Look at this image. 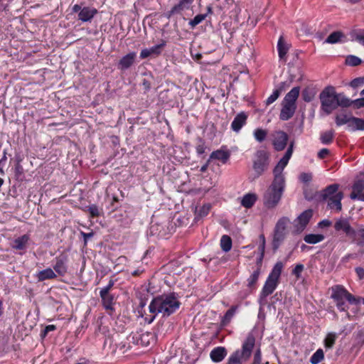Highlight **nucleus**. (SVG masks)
Returning a JSON list of instances; mask_svg holds the SVG:
<instances>
[{
  "label": "nucleus",
  "instance_id": "nucleus-1",
  "mask_svg": "<svg viewBox=\"0 0 364 364\" xmlns=\"http://www.w3.org/2000/svg\"><path fill=\"white\" fill-rule=\"evenodd\" d=\"M293 149L294 142L291 141L284 156L279 160L273 169V181L263 196L264 205L268 208H273L277 206L282 198L286 185L285 176L283 171L291 157Z\"/></svg>",
  "mask_w": 364,
  "mask_h": 364
},
{
  "label": "nucleus",
  "instance_id": "nucleus-2",
  "mask_svg": "<svg viewBox=\"0 0 364 364\" xmlns=\"http://www.w3.org/2000/svg\"><path fill=\"white\" fill-rule=\"evenodd\" d=\"M255 336L249 333L242 341L240 349L234 351L228 358L226 364H243L247 362L253 353L251 364H262V351L259 347H255Z\"/></svg>",
  "mask_w": 364,
  "mask_h": 364
},
{
  "label": "nucleus",
  "instance_id": "nucleus-3",
  "mask_svg": "<svg viewBox=\"0 0 364 364\" xmlns=\"http://www.w3.org/2000/svg\"><path fill=\"white\" fill-rule=\"evenodd\" d=\"M181 302L177 299L173 293L158 296L152 299L149 306V312L154 315L148 321L153 322L156 315L161 314L163 317H168L178 309Z\"/></svg>",
  "mask_w": 364,
  "mask_h": 364
},
{
  "label": "nucleus",
  "instance_id": "nucleus-4",
  "mask_svg": "<svg viewBox=\"0 0 364 364\" xmlns=\"http://www.w3.org/2000/svg\"><path fill=\"white\" fill-rule=\"evenodd\" d=\"M322 109L327 114H331L338 107H349V98L343 93H337L332 86L326 87L319 95Z\"/></svg>",
  "mask_w": 364,
  "mask_h": 364
},
{
  "label": "nucleus",
  "instance_id": "nucleus-5",
  "mask_svg": "<svg viewBox=\"0 0 364 364\" xmlns=\"http://www.w3.org/2000/svg\"><path fill=\"white\" fill-rule=\"evenodd\" d=\"M300 92L299 87H293L284 97L282 102L280 119L287 121L291 118L296 109V102Z\"/></svg>",
  "mask_w": 364,
  "mask_h": 364
},
{
  "label": "nucleus",
  "instance_id": "nucleus-6",
  "mask_svg": "<svg viewBox=\"0 0 364 364\" xmlns=\"http://www.w3.org/2000/svg\"><path fill=\"white\" fill-rule=\"evenodd\" d=\"M283 267L284 265L282 262H277L275 264L262 288L261 292L262 296L266 297L272 294L275 290L277 287Z\"/></svg>",
  "mask_w": 364,
  "mask_h": 364
},
{
  "label": "nucleus",
  "instance_id": "nucleus-7",
  "mask_svg": "<svg viewBox=\"0 0 364 364\" xmlns=\"http://www.w3.org/2000/svg\"><path fill=\"white\" fill-rule=\"evenodd\" d=\"M290 220L287 217L281 218L275 225L272 240V248L276 251L287 235V227Z\"/></svg>",
  "mask_w": 364,
  "mask_h": 364
},
{
  "label": "nucleus",
  "instance_id": "nucleus-8",
  "mask_svg": "<svg viewBox=\"0 0 364 364\" xmlns=\"http://www.w3.org/2000/svg\"><path fill=\"white\" fill-rule=\"evenodd\" d=\"M336 124L338 127L347 124V128L350 132L364 130V119L347 114L336 115Z\"/></svg>",
  "mask_w": 364,
  "mask_h": 364
},
{
  "label": "nucleus",
  "instance_id": "nucleus-9",
  "mask_svg": "<svg viewBox=\"0 0 364 364\" xmlns=\"http://www.w3.org/2000/svg\"><path fill=\"white\" fill-rule=\"evenodd\" d=\"M269 164V153L262 149L257 151L253 161V169L256 173L257 177H259L267 170Z\"/></svg>",
  "mask_w": 364,
  "mask_h": 364
},
{
  "label": "nucleus",
  "instance_id": "nucleus-10",
  "mask_svg": "<svg viewBox=\"0 0 364 364\" xmlns=\"http://www.w3.org/2000/svg\"><path fill=\"white\" fill-rule=\"evenodd\" d=\"M331 299L336 303V307L341 311L347 310V305L346 304L348 291L341 285H336L331 287Z\"/></svg>",
  "mask_w": 364,
  "mask_h": 364
},
{
  "label": "nucleus",
  "instance_id": "nucleus-11",
  "mask_svg": "<svg viewBox=\"0 0 364 364\" xmlns=\"http://www.w3.org/2000/svg\"><path fill=\"white\" fill-rule=\"evenodd\" d=\"M333 228L337 232H343L346 236L355 237V230L350 226V222L347 218H340L336 219Z\"/></svg>",
  "mask_w": 364,
  "mask_h": 364
},
{
  "label": "nucleus",
  "instance_id": "nucleus-12",
  "mask_svg": "<svg viewBox=\"0 0 364 364\" xmlns=\"http://www.w3.org/2000/svg\"><path fill=\"white\" fill-rule=\"evenodd\" d=\"M272 145L275 150L282 151L285 149L289 136L283 131H275L272 134Z\"/></svg>",
  "mask_w": 364,
  "mask_h": 364
},
{
  "label": "nucleus",
  "instance_id": "nucleus-13",
  "mask_svg": "<svg viewBox=\"0 0 364 364\" xmlns=\"http://www.w3.org/2000/svg\"><path fill=\"white\" fill-rule=\"evenodd\" d=\"M313 214L311 210L304 211L297 218L294 220V232L299 233L302 232L306 227Z\"/></svg>",
  "mask_w": 364,
  "mask_h": 364
},
{
  "label": "nucleus",
  "instance_id": "nucleus-14",
  "mask_svg": "<svg viewBox=\"0 0 364 364\" xmlns=\"http://www.w3.org/2000/svg\"><path fill=\"white\" fill-rule=\"evenodd\" d=\"M68 256L64 254H61L55 258V264L53 265V270L60 276H64L68 271Z\"/></svg>",
  "mask_w": 364,
  "mask_h": 364
},
{
  "label": "nucleus",
  "instance_id": "nucleus-15",
  "mask_svg": "<svg viewBox=\"0 0 364 364\" xmlns=\"http://www.w3.org/2000/svg\"><path fill=\"white\" fill-rule=\"evenodd\" d=\"M350 198L364 201V180L360 179L355 181L352 187Z\"/></svg>",
  "mask_w": 364,
  "mask_h": 364
},
{
  "label": "nucleus",
  "instance_id": "nucleus-16",
  "mask_svg": "<svg viewBox=\"0 0 364 364\" xmlns=\"http://www.w3.org/2000/svg\"><path fill=\"white\" fill-rule=\"evenodd\" d=\"M165 45V42H163L162 43L156 45L150 48L141 50L140 53V58L141 59H144L150 56H158L161 53Z\"/></svg>",
  "mask_w": 364,
  "mask_h": 364
},
{
  "label": "nucleus",
  "instance_id": "nucleus-17",
  "mask_svg": "<svg viewBox=\"0 0 364 364\" xmlns=\"http://www.w3.org/2000/svg\"><path fill=\"white\" fill-rule=\"evenodd\" d=\"M97 14V10L89 6L83 7L78 14V19L82 22L91 21L93 17Z\"/></svg>",
  "mask_w": 364,
  "mask_h": 364
},
{
  "label": "nucleus",
  "instance_id": "nucleus-18",
  "mask_svg": "<svg viewBox=\"0 0 364 364\" xmlns=\"http://www.w3.org/2000/svg\"><path fill=\"white\" fill-rule=\"evenodd\" d=\"M228 351L223 346L214 348L210 353V357L213 362L220 363L226 357Z\"/></svg>",
  "mask_w": 364,
  "mask_h": 364
},
{
  "label": "nucleus",
  "instance_id": "nucleus-19",
  "mask_svg": "<svg viewBox=\"0 0 364 364\" xmlns=\"http://www.w3.org/2000/svg\"><path fill=\"white\" fill-rule=\"evenodd\" d=\"M247 115L245 112H241L234 118L231 124V128L234 132H238L246 124Z\"/></svg>",
  "mask_w": 364,
  "mask_h": 364
},
{
  "label": "nucleus",
  "instance_id": "nucleus-20",
  "mask_svg": "<svg viewBox=\"0 0 364 364\" xmlns=\"http://www.w3.org/2000/svg\"><path fill=\"white\" fill-rule=\"evenodd\" d=\"M193 1V0H179V2L168 12L167 17L170 18L171 16L179 14L183 10L188 9Z\"/></svg>",
  "mask_w": 364,
  "mask_h": 364
},
{
  "label": "nucleus",
  "instance_id": "nucleus-21",
  "mask_svg": "<svg viewBox=\"0 0 364 364\" xmlns=\"http://www.w3.org/2000/svg\"><path fill=\"white\" fill-rule=\"evenodd\" d=\"M135 58L136 53L134 52L129 53L127 55H124L119 60L118 64V68L122 70L128 69L133 65Z\"/></svg>",
  "mask_w": 364,
  "mask_h": 364
},
{
  "label": "nucleus",
  "instance_id": "nucleus-22",
  "mask_svg": "<svg viewBox=\"0 0 364 364\" xmlns=\"http://www.w3.org/2000/svg\"><path fill=\"white\" fill-rule=\"evenodd\" d=\"M343 197V194L342 192L336 193V195L331 198L327 199L328 200V206L332 209L336 210V211H340L342 209L341 200Z\"/></svg>",
  "mask_w": 364,
  "mask_h": 364
},
{
  "label": "nucleus",
  "instance_id": "nucleus-23",
  "mask_svg": "<svg viewBox=\"0 0 364 364\" xmlns=\"http://www.w3.org/2000/svg\"><path fill=\"white\" fill-rule=\"evenodd\" d=\"M36 277L39 282H43L47 279H55L57 277V274L53 269L48 267L38 272Z\"/></svg>",
  "mask_w": 364,
  "mask_h": 364
},
{
  "label": "nucleus",
  "instance_id": "nucleus-24",
  "mask_svg": "<svg viewBox=\"0 0 364 364\" xmlns=\"http://www.w3.org/2000/svg\"><path fill=\"white\" fill-rule=\"evenodd\" d=\"M29 240L28 235H23L14 240L12 247L15 250H23L26 248Z\"/></svg>",
  "mask_w": 364,
  "mask_h": 364
},
{
  "label": "nucleus",
  "instance_id": "nucleus-25",
  "mask_svg": "<svg viewBox=\"0 0 364 364\" xmlns=\"http://www.w3.org/2000/svg\"><path fill=\"white\" fill-rule=\"evenodd\" d=\"M230 156V153L228 151L218 149L213 151L210 156V159H217L220 161L223 164L227 163Z\"/></svg>",
  "mask_w": 364,
  "mask_h": 364
},
{
  "label": "nucleus",
  "instance_id": "nucleus-26",
  "mask_svg": "<svg viewBox=\"0 0 364 364\" xmlns=\"http://www.w3.org/2000/svg\"><path fill=\"white\" fill-rule=\"evenodd\" d=\"M289 48L290 46L284 41L282 36H280L277 43L278 54L280 59H284Z\"/></svg>",
  "mask_w": 364,
  "mask_h": 364
},
{
  "label": "nucleus",
  "instance_id": "nucleus-27",
  "mask_svg": "<svg viewBox=\"0 0 364 364\" xmlns=\"http://www.w3.org/2000/svg\"><path fill=\"white\" fill-rule=\"evenodd\" d=\"M257 196L254 193H247L245 194L241 200V205L246 208H250L253 206L255 203L256 202Z\"/></svg>",
  "mask_w": 364,
  "mask_h": 364
},
{
  "label": "nucleus",
  "instance_id": "nucleus-28",
  "mask_svg": "<svg viewBox=\"0 0 364 364\" xmlns=\"http://www.w3.org/2000/svg\"><path fill=\"white\" fill-rule=\"evenodd\" d=\"M338 184H331L328 186H327L323 193V198L324 200H327L328 198H331V197L334 196L336 193H339L338 191Z\"/></svg>",
  "mask_w": 364,
  "mask_h": 364
},
{
  "label": "nucleus",
  "instance_id": "nucleus-29",
  "mask_svg": "<svg viewBox=\"0 0 364 364\" xmlns=\"http://www.w3.org/2000/svg\"><path fill=\"white\" fill-rule=\"evenodd\" d=\"M100 295L102 299L104 307L106 309H112L114 296L112 294H110L109 292L105 293V294H102V292H100Z\"/></svg>",
  "mask_w": 364,
  "mask_h": 364
},
{
  "label": "nucleus",
  "instance_id": "nucleus-30",
  "mask_svg": "<svg viewBox=\"0 0 364 364\" xmlns=\"http://www.w3.org/2000/svg\"><path fill=\"white\" fill-rule=\"evenodd\" d=\"M324 235L321 234H308L304 237V240L308 244H316L324 240Z\"/></svg>",
  "mask_w": 364,
  "mask_h": 364
},
{
  "label": "nucleus",
  "instance_id": "nucleus-31",
  "mask_svg": "<svg viewBox=\"0 0 364 364\" xmlns=\"http://www.w3.org/2000/svg\"><path fill=\"white\" fill-rule=\"evenodd\" d=\"M335 132L333 129L322 132L320 136V140L323 144H329L333 141Z\"/></svg>",
  "mask_w": 364,
  "mask_h": 364
},
{
  "label": "nucleus",
  "instance_id": "nucleus-32",
  "mask_svg": "<svg viewBox=\"0 0 364 364\" xmlns=\"http://www.w3.org/2000/svg\"><path fill=\"white\" fill-rule=\"evenodd\" d=\"M343 33L341 31H334L331 33L328 38L325 40L324 43L333 44L339 42L343 37Z\"/></svg>",
  "mask_w": 364,
  "mask_h": 364
},
{
  "label": "nucleus",
  "instance_id": "nucleus-33",
  "mask_svg": "<svg viewBox=\"0 0 364 364\" xmlns=\"http://www.w3.org/2000/svg\"><path fill=\"white\" fill-rule=\"evenodd\" d=\"M221 249L227 252L232 248V240L228 235H223L220 239Z\"/></svg>",
  "mask_w": 364,
  "mask_h": 364
},
{
  "label": "nucleus",
  "instance_id": "nucleus-34",
  "mask_svg": "<svg viewBox=\"0 0 364 364\" xmlns=\"http://www.w3.org/2000/svg\"><path fill=\"white\" fill-rule=\"evenodd\" d=\"M237 306H232L230 309H228L224 316L222 319V323L223 325L225 326L227 325L232 318L234 316Z\"/></svg>",
  "mask_w": 364,
  "mask_h": 364
},
{
  "label": "nucleus",
  "instance_id": "nucleus-35",
  "mask_svg": "<svg viewBox=\"0 0 364 364\" xmlns=\"http://www.w3.org/2000/svg\"><path fill=\"white\" fill-rule=\"evenodd\" d=\"M315 95L316 92L314 90L310 87L305 88L301 93L303 100L306 102L312 101L315 97Z\"/></svg>",
  "mask_w": 364,
  "mask_h": 364
},
{
  "label": "nucleus",
  "instance_id": "nucleus-36",
  "mask_svg": "<svg viewBox=\"0 0 364 364\" xmlns=\"http://www.w3.org/2000/svg\"><path fill=\"white\" fill-rule=\"evenodd\" d=\"M267 134L268 133L266 129L257 128L255 129L253 136L257 141L262 142L266 139Z\"/></svg>",
  "mask_w": 364,
  "mask_h": 364
},
{
  "label": "nucleus",
  "instance_id": "nucleus-37",
  "mask_svg": "<svg viewBox=\"0 0 364 364\" xmlns=\"http://www.w3.org/2000/svg\"><path fill=\"white\" fill-rule=\"evenodd\" d=\"M260 274V269L258 267L255 271L252 272L250 277L247 279V286L250 288L253 287L257 283Z\"/></svg>",
  "mask_w": 364,
  "mask_h": 364
},
{
  "label": "nucleus",
  "instance_id": "nucleus-38",
  "mask_svg": "<svg viewBox=\"0 0 364 364\" xmlns=\"http://www.w3.org/2000/svg\"><path fill=\"white\" fill-rule=\"evenodd\" d=\"M324 358L322 349H318L311 357L310 362L311 364L319 363Z\"/></svg>",
  "mask_w": 364,
  "mask_h": 364
},
{
  "label": "nucleus",
  "instance_id": "nucleus-39",
  "mask_svg": "<svg viewBox=\"0 0 364 364\" xmlns=\"http://www.w3.org/2000/svg\"><path fill=\"white\" fill-rule=\"evenodd\" d=\"M362 60L353 55H349L346 57L345 63L349 66H358L361 64Z\"/></svg>",
  "mask_w": 364,
  "mask_h": 364
},
{
  "label": "nucleus",
  "instance_id": "nucleus-40",
  "mask_svg": "<svg viewBox=\"0 0 364 364\" xmlns=\"http://www.w3.org/2000/svg\"><path fill=\"white\" fill-rule=\"evenodd\" d=\"M210 204H205L203 206L200 207L199 208H196V218H203L206 216L210 210Z\"/></svg>",
  "mask_w": 364,
  "mask_h": 364
},
{
  "label": "nucleus",
  "instance_id": "nucleus-41",
  "mask_svg": "<svg viewBox=\"0 0 364 364\" xmlns=\"http://www.w3.org/2000/svg\"><path fill=\"white\" fill-rule=\"evenodd\" d=\"M207 17V14H198L193 19L189 21V25L191 28L196 27L200 23Z\"/></svg>",
  "mask_w": 364,
  "mask_h": 364
},
{
  "label": "nucleus",
  "instance_id": "nucleus-42",
  "mask_svg": "<svg viewBox=\"0 0 364 364\" xmlns=\"http://www.w3.org/2000/svg\"><path fill=\"white\" fill-rule=\"evenodd\" d=\"M336 336L333 333H329L325 338V346L331 348L335 343Z\"/></svg>",
  "mask_w": 364,
  "mask_h": 364
},
{
  "label": "nucleus",
  "instance_id": "nucleus-43",
  "mask_svg": "<svg viewBox=\"0 0 364 364\" xmlns=\"http://www.w3.org/2000/svg\"><path fill=\"white\" fill-rule=\"evenodd\" d=\"M353 39L364 47V29L353 33Z\"/></svg>",
  "mask_w": 364,
  "mask_h": 364
},
{
  "label": "nucleus",
  "instance_id": "nucleus-44",
  "mask_svg": "<svg viewBox=\"0 0 364 364\" xmlns=\"http://www.w3.org/2000/svg\"><path fill=\"white\" fill-rule=\"evenodd\" d=\"M280 95V90H275L272 94L266 100V105H269L272 104L274 101L277 100Z\"/></svg>",
  "mask_w": 364,
  "mask_h": 364
},
{
  "label": "nucleus",
  "instance_id": "nucleus-45",
  "mask_svg": "<svg viewBox=\"0 0 364 364\" xmlns=\"http://www.w3.org/2000/svg\"><path fill=\"white\" fill-rule=\"evenodd\" d=\"M87 211L90 213V215L92 218L98 217L100 215V210L96 205L92 204V205H88L87 207Z\"/></svg>",
  "mask_w": 364,
  "mask_h": 364
},
{
  "label": "nucleus",
  "instance_id": "nucleus-46",
  "mask_svg": "<svg viewBox=\"0 0 364 364\" xmlns=\"http://www.w3.org/2000/svg\"><path fill=\"white\" fill-rule=\"evenodd\" d=\"M348 104L349 107L353 105L355 108L363 107H364V97L356 99L355 100H351L350 99H349Z\"/></svg>",
  "mask_w": 364,
  "mask_h": 364
},
{
  "label": "nucleus",
  "instance_id": "nucleus-47",
  "mask_svg": "<svg viewBox=\"0 0 364 364\" xmlns=\"http://www.w3.org/2000/svg\"><path fill=\"white\" fill-rule=\"evenodd\" d=\"M364 85V77H357L353 80L350 85L353 88H358Z\"/></svg>",
  "mask_w": 364,
  "mask_h": 364
},
{
  "label": "nucleus",
  "instance_id": "nucleus-48",
  "mask_svg": "<svg viewBox=\"0 0 364 364\" xmlns=\"http://www.w3.org/2000/svg\"><path fill=\"white\" fill-rule=\"evenodd\" d=\"M355 236L358 238V245H364V228L355 231Z\"/></svg>",
  "mask_w": 364,
  "mask_h": 364
},
{
  "label": "nucleus",
  "instance_id": "nucleus-49",
  "mask_svg": "<svg viewBox=\"0 0 364 364\" xmlns=\"http://www.w3.org/2000/svg\"><path fill=\"white\" fill-rule=\"evenodd\" d=\"M346 301H348L350 304H360V297H355L348 291Z\"/></svg>",
  "mask_w": 364,
  "mask_h": 364
},
{
  "label": "nucleus",
  "instance_id": "nucleus-50",
  "mask_svg": "<svg viewBox=\"0 0 364 364\" xmlns=\"http://www.w3.org/2000/svg\"><path fill=\"white\" fill-rule=\"evenodd\" d=\"M304 265L301 264H298L295 266L294 269L292 270V274L295 275L297 278L301 277V274L304 270Z\"/></svg>",
  "mask_w": 364,
  "mask_h": 364
},
{
  "label": "nucleus",
  "instance_id": "nucleus-51",
  "mask_svg": "<svg viewBox=\"0 0 364 364\" xmlns=\"http://www.w3.org/2000/svg\"><path fill=\"white\" fill-rule=\"evenodd\" d=\"M300 180L305 183L310 182L312 179V174L310 173H302L299 176Z\"/></svg>",
  "mask_w": 364,
  "mask_h": 364
},
{
  "label": "nucleus",
  "instance_id": "nucleus-52",
  "mask_svg": "<svg viewBox=\"0 0 364 364\" xmlns=\"http://www.w3.org/2000/svg\"><path fill=\"white\" fill-rule=\"evenodd\" d=\"M114 284V281L112 279H110L108 284L106 287H105L104 288L101 289L100 292H102V294H105L107 292L109 293V291L113 287Z\"/></svg>",
  "mask_w": 364,
  "mask_h": 364
},
{
  "label": "nucleus",
  "instance_id": "nucleus-53",
  "mask_svg": "<svg viewBox=\"0 0 364 364\" xmlns=\"http://www.w3.org/2000/svg\"><path fill=\"white\" fill-rule=\"evenodd\" d=\"M332 224L331 221L327 219L323 220L318 223V228H323L331 226Z\"/></svg>",
  "mask_w": 364,
  "mask_h": 364
},
{
  "label": "nucleus",
  "instance_id": "nucleus-54",
  "mask_svg": "<svg viewBox=\"0 0 364 364\" xmlns=\"http://www.w3.org/2000/svg\"><path fill=\"white\" fill-rule=\"evenodd\" d=\"M329 154V150L328 149L323 148L321 149L318 153V157L319 159H324Z\"/></svg>",
  "mask_w": 364,
  "mask_h": 364
},
{
  "label": "nucleus",
  "instance_id": "nucleus-55",
  "mask_svg": "<svg viewBox=\"0 0 364 364\" xmlns=\"http://www.w3.org/2000/svg\"><path fill=\"white\" fill-rule=\"evenodd\" d=\"M355 272L360 279H363L364 278V269L363 267H356Z\"/></svg>",
  "mask_w": 364,
  "mask_h": 364
},
{
  "label": "nucleus",
  "instance_id": "nucleus-56",
  "mask_svg": "<svg viewBox=\"0 0 364 364\" xmlns=\"http://www.w3.org/2000/svg\"><path fill=\"white\" fill-rule=\"evenodd\" d=\"M205 146L203 144H198L196 146V151L198 154H202L205 152Z\"/></svg>",
  "mask_w": 364,
  "mask_h": 364
},
{
  "label": "nucleus",
  "instance_id": "nucleus-57",
  "mask_svg": "<svg viewBox=\"0 0 364 364\" xmlns=\"http://www.w3.org/2000/svg\"><path fill=\"white\" fill-rule=\"evenodd\" d=\"M81 234L83 236L85 243L87 242L88 239L91 238L93 236L92 232L85 233V232H82Z\"/></svg>",
  "mask_w": 364,
  "mask_h": 364
},
{
  "label": "nucleus",
  "instance_id": "nucleus-58",
  "mask_svg": "<svg viewBox=\"0 0 364 364\" xmlns=\"http://www.w3.org/2000/svg\"><path fill=\"white\" fill-rule=\"evenodd\" d=\"M142 85L145 90H149L151 88L150 82L146 79L143 80Z\"/></svg>",
  "mask_w": 364,
  "mask_h": 364
},
{
  "label": "nucleus",
  "instance_id": "nucleus-59",
  "mask_svg": "<svg viewBox=\"0 0 364 364\" xmlns=\"http://www.w3.org/2000/svg\"><path fill=\"white\" fill-rule=\"evenodd\" d=\"M82 8L78 5V4H75L73 6V11L74 13H78L80 11V10H82Z\"/></svg>",
  "mask_w": 364,
  "mask_h": 364
},
{
  "label": "nucleus",
  "instance_id": "nucleus-60",
  "mask_svg": "<svg viewBox=\"0 0 364 364\" xmlns=\"http://www.w3.org/2000/svg\"><path fill=\"white\" fill-rule=\"evenodd\" d=\"M258 249L261 255H264L265 242H261Z\"/></svg>",
  "mask_w": 364,
  "mask_h": 364
},
{
  "label": "nucleus",
  "instance_id": "nucleus-61",
  "mask_svg": "<svg viewBox=\"0 0 364 364\" xmlns=\"http://www.w3.org/2000/svg\"><path fill=\"white\" fill-rule=\"evenodd\" d=\"M55 329V326L54 325H48L45 328V333H48L51 331H54Z\"/></svg>",
  "mask_w": 364,
  "mask_h": 364
},
{
  "label": "nucleus",
  "instance_id": "nucleus-62",
  "mask_svg": "<svg viewBox=\"0 0 364 364\" xmlns=\"http://www.w3.org/2000/svg\"><path fill=\"white\" fill-rule=\"evenodd\" d=\"M143 272V270L141 269H136L134 272H132V274L133 276H139L140 274Z\"/></svg>",
  "mask_w": 364,
  "mask_h": 364
},
{
  "label": "nucleus",
  "instance_id": "nucleus-63",
  "mask_svg": "<svg viewBox=\"0 0 364 364\" xmlns=\"http://www.w3.org/2000/svg\"><path fill=\"white\" fill-rule=\"evenodd\" d=\"M208 162H209V161H208L206 164H205L203 166H202L200 167V171L201 172H205V171H206V170H207V168H208Z\"/></svg>",
  "mask_w": 364,
  "mask_h": 364
},
{
  "label": "nucleus",
  "instance_id": "nucleus-64",
  "mask_svg": "<svg viewBox=\"0 0 364 364\" xmlns=\"http://www.w3.org/2000/svg\"><path fill=\"white\" fill-rule=\"evenodd\" d=\"M263 257H264V255H259V257L257 259V264L259 265V264H261L262 263V261L263 259Z\"/></svg>",
  "mask_w": 364,
  "mask_h": 364
}]
</instances>
